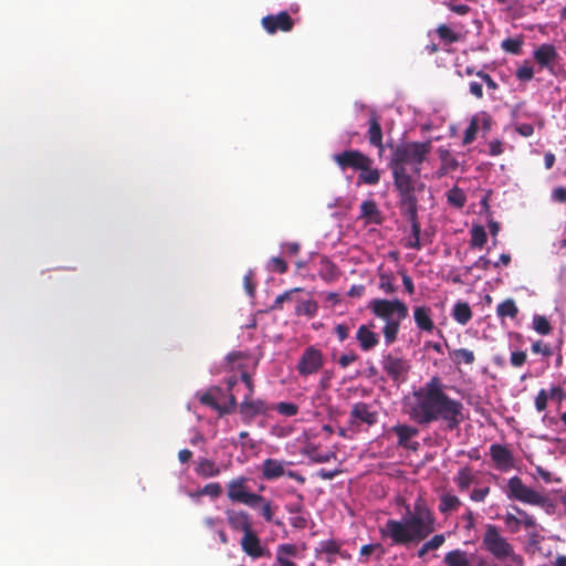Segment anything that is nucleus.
Segmentation results:
<instances>
[{"label": "nucleus", "instance_id": "60", "mask_svg": "<svg viewBox=\"0 0 566 566\" xmlns=\"http://www.w3.org/2000/svg\"><path fill=\"white\" fill-rule=\"evenodd\" d=\"M446 542L444 534H436L429 541L426 542L427 546L430 551H436L440 548Z\"/></svg>", "mask_w": 566, "mask_h": 566}, {"label": "nucleus", "instance_id": "9", "mask_svg": "<svg viewBox=\"0 0 566 566\" xmlns=\"http://www.w3.org/2000/svg\"><path fill=\"white\" fill-rule=\"evenodd\" d=\"M248 479L245 476H239L232 479L228 484V497L234 503H241L252 509H256L264 497L260 494L250 492L247 486Z\"/></svg>", "mask_w": 566, "mask_h": 566}, {"label": "nucleus", "instance_id": "7", "mask_svg": "<svg viewBox=\"0 0 566 566\" xmlns=\"http://www.w3.org/2000/svg\"><path fill=\"white\" fill-rule=\"evenodd\" d=\"M506 495L511 500H516L525 504L553 507L551 500L537 491L525 485L520 476H512L507 481Z\"/></svg>", "mask_w": 566, "mask_h": 566}, {"label": "nucleus", "instance_id": "54", "mask_svg": "<svg viewBox=\"0 0 566 566\" xmlns=\"http://www.w3.org/2000/svg\"><path fill=\"white\" fill-rule=\"evenodd\" d=\"M527 360V354L524 350H516L511 353L510 363L513 367H522Z\"/></svg>", "mask_w": 566, "mask_h": 566}, {"label": "nucleus", "instance_id": "12", "mask_svg": "<svg viewBox=\"0 0 566 566\" xmlns=\"http://www.w3.org/2000/svg\"><path fill=\"white\" fill-rule=\"evenodd\" d=\"M368 156L357 149H348L338 154H334L332 159L340 170L353 169L358 171L367 163Z\"/></svg>", "mask_w": 566, "mask_h": 566}, {"label": "nucleus", "instance_id": "16", "mask_svg": "<svg viewBox=\"0 0 566 566\" xmlns=\"http://www.w3.org/2000/svg\"><path fill=\"white\" fill-rule=\"evenodd\" d=\"M251 397L247 395L240 405V413L245 422L252 421L260 415H265L269 410L265 401L261 399L253 400Z\"/></svg>", "mask_w": 566, "mask_h": 566}, {"label": "nucleus", "instance_id": "23", "mask_svg": "<svg viewBox=\"0 0 566 566\" xmlns=\"http://www.w3.org/2000/svg\"><path fill=\"white\" fill-rule=\"evenodd\" d=\"M413 318L416 326L426 333H432L434 329V322L431 317V308L428 306H417L413 310Z\"/></svg>", "mask_w": 566, "mask_h": 566}, {"label": "nucleus", "instance_id": "40", "mask_svg": "<svg viewBox=\"0 0 566 566\" xmlns=\"http://www.w3.org/2000/svg\"><path fill=\"white\" fill-rule=\"evenodd\" d=\"M378 286L386 294H394L397 291L395 277L391 273H380Z\"/></svg>", "mask_w": 566, "mask_h": 566}, {"label": "nucleus", "instance_id": "50", "mask_svg": "<svg viewBox=\"0 0 566 566\" xmlns=\"http://www.w3.org/2000/svg\"><path fill=\"white\" fill-rule=\"evenodd\" d=\"M221 492H222L221 485L217 482H213V483H209V484L205 485L203 489H201L199 491V494L200 495H209L211 497H219Z\"/></svg>", "mask_w": 566, "mask_h": 566}, {"label": "nucleus", "instance_id": "32", "mask_svg": "<svg viewBox=\"0 0 566 566\" xmlns=\"http://www.w3.org/2000/svg\"><path fill=\"white\" fill-rule=\"evenodd\" d=\"M360 216L369 222L380 223V212L373 200H366L360 205Z\"/></svg>", "mask_w": 566, "mask_h": 566}, {"label": "nucleus", "instance_id": "11", "mask_svg": "<svg viewBox=\"0 0 566 566\" xmlns=\"http://www.w3.org/2000/svg\"><path fill=\"white\" fill-rule=\"evenodd\" d=\"M348 421L352 427H358L360 424L371 427L377 423L378 413L370 405L358 401L352 406Z\"/></svg>", "mask_w": 566, "mask_h": 566}, {"label": "nucleus", "instance_id": "48", "mask_svg": "<svg viewBox=\"0 0 566 566\" xmlns=\"http://www.w3.org/2000/svg\"><path fill=\"white\" fill-rule=\"evenodd\" d=\"M548 399H549V396H548V392L546 389L542 388L535 399H534V406H535V409L537 412H543L546 410L547 408V403H548Z\"/></svg>", "mask_w": 566, "mask_h": 566}, {"label": "nucleus", "instance_id": "19", "mask_svg": "<svg viewBox=\"0 0 566 566\" xmlns=\"http://www.w3.org/2000/svg\"><path fill=\"white\" fill-rule=\"evenodd\" d=\"M391 431L397 436L398 446L416 450L418 443L416 442L413 446L410 444V440L419 434L418 428L409 424H396L391 427Z\"/></svg>", "mask_w": 566, "mask_h": 566}, {"label": "nucleus", "instance_id": "17", "mask_svg": "<svg viewBox=\"0 0 566 566\" xmlns=\"http://www.w3.org/2000/svg\"><path fill=\"white\" fill-rule=\"evenodd\" d=\"M240 545L242 551L250 557L256 559L265 555V549L261 544V539L254 530L243 534Z\"/></svg>", "mask_w": 566, "mask_h": 566}, {"label": "nucleus", "instance_id": "21", "mask_svg": "<svg viewBox=\"0 0 566 566\" xmlns=\"http://www.w3.org/2000/svg\"><path fill=\"white\" fill-rule=\"evenodd\" d=\"M534 60L543 69H552V63L558 57V53L553 44H542L534 51Z\"/></svg>", "mask_w": 566, "mask_h": 566}, {"label": "nucleus", "instance_id": "31", "mask_svg": "<svg viewBox=\"0 0 566 566\" xmlns=\"http://www.w3.org/2000/svg\"><path fill=\"white\" fill-rule=\"evenodd\" d=\"M461 500L450 493H444L440 496L439 511L440 513L448 515L451 512L458 511L461 506Z\"/></svg>", "mask_w": 566, "mask_h": 566}, {"label": "nucleus", "instance_id": "25", "mask_svg": "<svg viewBox=\"0 0 566 566\" xmlns=\"http://www.w3.org/2000/svg\"><path fill=\"white\" fill-rule=\"evenodd\" d=\"M318 276L323 281L332 283L339 279L340 271L334 262L328 258L323 256L319 261Z\"/></svg>", "mask_w": 566, "mask_h": 566}, {"label": "nucleus", "instance_id": "61", "mask_svg": "<svg viewBox=\"0 0 566 566\" xmlns=\"http://www.w3.org/2000/svg\"><path fill=\"white\" fill-rule=\"evenodd\" d=\"M296 546L294 544H281L277 547L276 555L279 556H295L296 555Z\"/></svg>", "mask_w": 566, "mask_h": 566}, {"label": "nucleus", "instance_id": "51", "mask_svg": "<svg viewBox=\"0 0 566 566\" xmlns=\"http://www.w3.org/2000/svg\"><path fill=\"white\" fill-rule=\"evenodd\" d=\"M340 544L335 539H327L321 543V552L333 555L339 553Z\"/></svg>", "mask_w": 566, "mask_h": 566}, {"label": "nucleus", "instance_id": "6", "mask_svg": "<svg viewBox=\"0 0 566 566\" xmlns=\"http://www.w3.org/2000/svg\"><path fill=\"white\" fill-rule=\"evenodd\" d=\"M379 363L384 374L379 376L381 381L399 387L408 380L411 364L400 350L384 352Z\"/></svg>", "mask_w": 566, "mask_h": 566}, {"label": "nucleus", "instance_id": "53", "mask_svg": "<svg viewBox=\"0 0 566 566\" xmlns=\"http://www.w3.org/2000/svg\"><path fill=\"white\" fill-rule=\"evenodd\" d=\"M269 269L273 272L283 274L287 271V264L282 258L275 256L270 260Z\"/></svg>", "mask_w": 566, "mask_h": 566}, {"label": "nucleus", "instance_id": "39", "mask_svg": "<svg viewBox=\"0 0 566 566\" xmlns=\"http://www.w3.org/2000/svg\"><path fill=\"white\" fill-rule=\"evenodd\" d=\"M523 40L521 38H507L502 41L501 48L507 53L520 55L522 53Z\"/></svg>", "mask_w": 566, "mask_h": 566}, {"label": "nucleus", "instance_id": "1", "mask_svg": "<svg viewBox=\"0 0 566 566\" xmlns=\"http://www.w3.org/2000/svg\"><path fill=\"white\" fill-rule=\"evenodd\" d=\"M444 389L441 378L433 376L415 390L413 401L408 409L409 418L419 426L441 421L446 430H457L464 421V406L460 400L451 398Z\"/></svg>", "mask_w": 566, "mask_h": 566}, {"label": "nucleus", "instance_id": "13", "mask_svg": "<svg viewBox=\"0 0 566 566\" xmlns=\"http://www.w3.org/2000/svg\"><path fill=\"white\" fill-rule=\"evenodd\" d=\"M261 24L269 34H275L279 31L290 32L294 28V21L286 11L263 17Z\"/></svg>", "mask_w": 566, "mask_h": 566}, {"label": "nucleus", "instance_id": "33", "mask_svg": "<svg viewBox=\"0 0 566 566\" xmlns=\"http://www.w3.org/2000/svg\"><path fill=\"white\" fill-rule=\"evenodd\" d=\"M450 358L454 365H472L475 361V355L468 348H458L450 352Z\"/></svg>", "mask_w": 566, "mask_h": 566}, {"label": "nucleus", "instance_id": "49", "mask_svg": "<svg viewBox=\"0 0 566 566\" xmlns=\"http://www.w3.org/2000/svg\"><path fill=\"white\" fill-rule=\"evenodd\" d=\"M305 454L311 459L313 460L314 462L316 463H325V462H328L331 460V454L329 453H326V454H321L317 452V448L316 447H307L306 450H305Z\"/></svg>", "mask_w": 566, "mask_h": 566}, {"label": "nucleus", "instance_id": "36", "mask_svg": "<svg viewBox=\"0 0 566 566\" xmlns=\"http://www.w3.org/2000/svg\"><path fill=\"white\" fill-rule=\"evenodd\" d=\"M471 240L470 245L472 248H483L488 240V234L485 232V229L482 226H474L472 227L471 231Z\"/></svg>", "mask_w": 566, "mask_h": 566}, {"label": "nucleus", "instance_id": "4", "mask_svg": "<svg viewBox=\"0 0 566 566\" xmlns=\"http://www.w3.org/2000/svg\"><path fill=\"white\" fill-rule=\"evenodd\" d=\"M394 188L398 197V208L405 217L418 214V193L424 190L419 176L410 172H392Z\"/></svg>", "mask_w": 566, "mask_h": 566}, {"label": "nucleus", "instance_id": "64", "mask_svg": "<svg viewBox=\"0 0 566 566\" xmlns=\"http://www.w3.org/2000/svg\"><path fill=\"white\" fill-rule=\"evenodd\" d=\"M552 199L556 202L566 203V188L557 187L552 192Z\"/></svg>", "mask_w": 566, "mask_h": 566}, {"label": "nucleus", "instance_id": "2", "mask_svg": "<svg viewBox=\"0 0 566 566\" xmlns=\"http://www.w3.org/2000/svg\"><path fill=\"white\" fill-rule=\"evenodd\" d=\"M402 520H387L379 532L382 538H390L394 545L408 546L426 539L436 531V517L423 499L419 497L411 511L406 509Z\"/></svg>", "mask_w": 566, "mask_h": 566}, {"label": "nucleus", "instance_id": "22", "mask_svg": "<svg viewBox=\"0 0 566 566\" xmlns=\"http://www.w3.org/2000/svg\"><path fill=\"white\" fill-rule=\"evenodd\" d=\"M475 555L469 554L468 552L457 548L448 552L443 557V563L447 566H474Z\"/></svg>", "mask_w": 566, "mask_h": 566}, {"label": "nucleus", "instance_id": "8", "mask_svg": "<svg viewBox=\"0 0 566 566\" xmlns=\"http://www.w3.org/2000/svg\"><path fill=\"white\" fill-rule=\"evenodd\" d=\"M368 308L373 314L385 321L405 319L408 316L407 305L398 298H374L369 302Z\"/></svg>", "mask_w": 566, "mask_h": 566}, {"label": "nucleus", "instance_id": "52", "mask_svg": "<svg viewBox=\"0 0 566 566\" xmlns=\"http://www.w3.org/2000/svg\"><path fill=\"white\" fill-rule=\"evenodd\" d=\"M503 520H504V523H505L506 527L512 533H517L521 530L518 516L514 515L513 513L507 512L504 515Z\"/></svg>", "mask_w": 566, "mask_h": 566}, {"label": "nucleus", "instance_id": "15", "mask_svg": "<svg viewBox=\"0 0 566 566\" xmlns=\"http://www.w3.org/2000/svg\"><path fill=\"white\" fill-rule=\"evenodd\" d=\"M224 514L227 523L232 531L242 532L244 534L253 530L251 515L247 511L228 509Z\"/></svg>", "mask_w": 566, "mask_h": 566}, {"label": "nucleus", "instance_id": "63", "mask_svg": "<svg viewBox=\"0 0 566 566\" xmlns=\"http://www.w3.org/2000/svg\"><path fill=\"white\" fill-rule=\"evenodd\" d=\"M476 76L482 80V82L486 85L489 90L495 91L497 90V83L490 76V74L484 71H478Z\"/></svg>", "mask_w": 566, "mask_h": 566}, {"label": "nucleus", "instance_id": "58", "mask_svg": "<svg viewBox=\"0 0 566 566\" xmlns=\"http://www.w3.org/2000/svg\"><path fill=\"white\" fill-rule=\"evenodd\" d=\"M303 501H304V496L301 493H298L297 494V501L289 503L285 506L286 511L290 514H300V513H302L304 511Z\"/></svg>", "mask_w": 566, "mask_h": 566}, {"label": "nucleus", "instance_id": "38", "mask_svg": "<svg viewBox=\"0 0 566 566\" xmlns=\"http://www.w3.org/2000/svg\"><path fill=\"white\" fill-rule=\"evenodd\" d=\"M512 509L518 515L521 526H524L526 530L538 527L536 518L533 515L528 514L526 511L516 505L512 506Z\"/></svg>", "mask_w": 566, "mask_h": 566}, {"label": "nucleus", "instance_id": "42", "mask_svg": "<svg viewBox=\"0 0 566 566\" xmlns=\"http://www.w3.org/2000/svg\"><path fill=\"white\" fill-rule=\"evenodd\" d=\"M447 197L448 201L457 208H462L467 201L464 192L458 187H453L449 190Z\"/></svg>", "mask_w": 566, "mask_h": 566}, {"label": "nucleus", "instance_id": "62", "mask_svg": "<svg viewBox=\"0 0 566 566\" xmlns=\"http://www.w3.org/2000/svg\"><path fill=\"white\" fill-rule=\"evenodd\" d=\"M490 493V488L473 489L470 494V499L474 502H483Z\"/></svg>", "mask_w": 566, "mask_h": 566}, {"label": "nucleus", "instance_id": "57", "mask_svg": "<svg viewBox=\"0 0 566 566\" xmlns=\"http://www.w3.org/2000/svg\"><path fill=\"white\" fill-rule=\"evenodd\" d=\"M380 551L379 557L384 554V547L381 544H366L360 547L359 555L361 557H367L371 555L374 552Z\"/></svg>", "mask_w": 566, "mask_h": 566}, {"label": "nucleus", "instance_id": "14", "mask_svg": "<svg viewBox=\"0 0 566 566\" xmlns=\"http://www.w3.org/2000/svg\"><path fill=\"white\" fill-rule=\"evenodd\" d=\"M490 457L496 470L507 472L515 467L512 451L503 444L493 443L490 446Z\"/></svg>", "mask_w": 566, "mask_h": 566}, {"label": "nucleus", "instance_id": "24", "mask_svg": "<svg viewBox=\"0 0 566 566\" xmlns=\"http://www.w3.org/2000/svg\"><path fill=\"white\" fill-rule=\"evenodd\" d=\"M356 339L359 343V347L363 352H369L375 348L379 343L378 335L370 331L368 326L360 325L356 333Z\"/></svg>", "mask_w": 566, "mask_h": 566}, {"label": "nucleus", "instance_id": "5", "mask_svg": "<svg viewBox=\"0 0 566 566\" xmlns=\"http://www.w3.org/2000/svg\"><path fill=\"white\" fill-rule=\"evenodd\" d=\"M481 547L497 562L510 560L518 566L523 564V557L494 524H485Z\"/></svg>", "mask_w": 566, "mask_h": 566}, {"label": "nucleus", "instance_id": "18", "mask_svg": "<svg viewBox=\"0 0 566 566\" xmlns=\"http://www.w3.org/2000/svg\"><path fill=\"white\" fill-rule=\"evenodd\" d=\"M367 137L370 146L377 148L379 156H381L385 150L382 143V128L379 122V117L375 113H371L368 119Z\"/></svg>", "mask_w": 566, "mask_h": 566}, {"label": "nucleus", "instance_id": "47", "mask_svg": "<svg viewBox=\"0 0 566 566\" xmlns=\"http://www.w3.org/2000/svg\"><path fill=\"white\" fill-rule=\"evenodd\" d=\"M532 353L534 354H541L542 356L548 358L553 355V348L549 344L544 343L543 340L538 339L535 340L532 344Z\"/></svg>", "mask_w": 566, "mask_h": 566}, {"label": "nucleus", "instance_id": "20", "mask_svg": "<svg viewBox=\"0 0 566 566\" xmlns=\"http://www.w3.org/2000/svg\"><path fill=\"white\" fill-rule=\"evenodd\" d=\"M284 465V461L273 458L265 459L261 467L262 478L266 481H273L285 475Z\"/></svg>", "mask_w": 566, "mask_h": 566}, {"label": "nucleus", "instance_id": "26", "mask_svg": "<svg viewBox=\"0 0 566 566\" xmlns=\"http://www.w3.org/2000/svg\"><path fill=\"white\" fill-rule=\"evenodd\" d=\"M373 159L367 158V163L364 164L363 168H359L358 179L360 182L366 185H377L380 180V172L377 168H373Z\"/></svg>", "mask_w": 566, "mask_h": 566}, {"label": "nucleus", "instance_id": "29", "mask_svg": "<svg viewBox=\"0 0 566 566\" xmlns=\"http://www.w3.org/2000/svg\"><path fill=\"white\" fill-rule=\"evenodd\" d=\"M220 468L210 459L201 458L198 461L196 473L202 478H213L220 474Z\"/></svg>", "mask_w": 566, "mask_h": 566}, {"label": "nucleus", "instance_id": "27", "mask_svg": "<svg viewBox=\"0 0 566 566\" xmlns=\"http://www.w3.org/2000/svg\"><path fill=\"white\" fill-rule=\"evenodd\" d=\"M451 315L458 324L467 325L472 319L473 312L469 303L464 301H458L452 308Z\"/></svg>", "mask_w": 566, "mask_h": 566}, {"label": "nucleus", "instance_id": "44", "mask_svg": "<svg viewBox=\"0 0 566 566\" xmlns=\"http://www.w3.org/2000/svg\"><path fill=\"white\" fill-rule=\"evenodd\" d=\"M317 312V303L311 300L302 302L296 307L297 315H306L308 317H313Z\"/></svg>", "mask_w": 566, "mask_h": 566}, {"label": "nucleus", "instance_id": "43", "mask_svg": "<svg viewBox=\"0 0 566 566\" xmlns=\"http://www.w3.org/2000/svg\"><path fill=\"white\" fill-rule=\"evenodd\" d=\"M479 130V120L476 117H472L469 126L464 130L463 144L469 145L473 143Z\"/></svg>", "mask_w": 566, "mask_h": 566}, {"label": "nucleus", "instance_id": "35", "mask_svg": "<svg viewBox=\"0 0 566 566\" xmlns=\"http://www.w3.org/2000/svg\"><path fill=\"white\" fill-rule=\"evenodd\" d=\"M474 481V475L469 468H462L458 471L454 476V482L458 485L460 491H465L470 488V485Z\"/></svg>", "mask_w": 566, "mask_h": 566}, {"label": "nucleus", "instance_id": "45", "mask_svg": "<svg viewBox=\"0 0 566 566\" xmlns=\"http://www.w3.org/2000/svg\"><path fill=\"white\" fill-rule=\"evenodd\" d=\"M515 76L523 82H528L534 77V70L530 62L525 61L523 65H521L516 72Z\"/></svg>", "mask_w": 566, "mask_h": 566}, {"label": "nucleus", "instance_id": "10", "mask_svg": "<svg viewBox=\"0 0 566 566\" xmlns=\"http://www.w3.org/2000/svg\"><path fill=\"white\" fill-rule=\"evenodd\" d=\"M323 365L324 356L322 350L314 346H308L301 355L296 365V370L301 376L307 377L316 374Z\"/></svg>", "mask_w": 566, "mask_h": 566}, {"label": "nucleus", "instance_id": "55", "mask_svg": "<svg viewBox=\"0 0 566 566\" xmlns=\"http://www.w3.org/2000/svg\"><path fill=\"white\" fill-rule=\"evenodd\" d=\"M200 402L205 406L211 407L212 409L220 412L221 405L218 403L214 396L210 391L203 392L200 398Z\"/></svg>", "mask_w": 566, "mask_h": 566}, {"label": "nucleus", "instance_id": "59", "mask_svg": "<svg viewBox=\"0 0 566 566\" xmlns=\"http://www.w3.org/2000/svg\"><path fill=\"white\" fill-rule=\"evenodd\" d=\"M547 392L549 399L556 400L558 403H560L563 400H566V390H564L560 386H552Z\"/></svg>", "mask_w": 566, "mask_h": 566}, {"label": "nucleus", "instance_id": "37", "mask_svg": "<svg viewBox=\"0 0 566 566\" xmlns=\"http://www.w3.org/2000/svg\"><path fill=\"white\" fill-rule=\"evenodd\" d=\"M436 32L446 44H451L460 41V34L454 32L447 24H439Z\"/></svg>", "mask_w": 566, "mask_h": 566}, {"label": "nucleus", "instance_id": "28", "mask_svg": "<svg viewBox=\"0 0 566 566\" xmlns=\"http://www.w3.org/2000/svg\"><path fill=\"white\" fill-rule=\"evenodd\" d=\"M411 226V237L409 241L406 243V247L409 249L420 250L422 247L421 242V226L419 222L418 214L406 217Z\"/></svg>", "mask_w": 566, "mask_h": 566}, {"label": "nucleus", "instance_id": "46", "mask_svg": "<svg viewBox=\"0 0 566 566\" xmlns=\"http://www.w3.org/2000/svg\"><path fill=\"white\" fill-rule=\"evenodd\" d=\"M274 409L282 416L292 417L298 412V406L293 402H279Z\"/></svg>", "mask_w": 566, "mask_h": 566}, {"label": "nucleus", "instance_id": "3", "mask_svg": "<svg viewBox=\"0 0 566 566\" xmlns=\"http://www.w3.org/2000/svg\"><path fill=\"white\" fill-rule=\"evenodd\" d=\"M431 142H405L398 144L392 151L388 166L391 172H410L420 175L421 165L430 154Z\"/></svg>", "mask_w": 566, "mask_h": 566}, {"label": "nucleus", "instance_id": "56", "mask_svg": "<svg viewBox=\"0 0 566 566\" xmlns=\"http://www.w3.org/2000/svg\"><path fill=\"white\" fill-rule=\"evenodd\" d=\"M254 273L252 270H249L243 276V285L247 294L251 297L255 294V284L253 283Z\"/></svg>", "mask_w": 566, "mask_h": 566}, {"label": "nucleus", "instance_id": "30", "mask_svg": "<svg viewBox=\"0 0 566 566\" xmlns=\"http://www.w3.org/2000/svg\"><path fill=\"white\" fill-rule=\"evenodd\" d=\"M518 312L520 310L513 298H506L496 306V315L502 319L506 317L514 319L517 317Z\"/></svg>", "mask_w": 566, "mask_h": 566}, {"label": "nucleus", "instance_id": "34", "mask_svg": "<svg viewBox=\"0 0 566 566\" xmlns=\"http://www.w3.org/2000/svg\"><path fill=\"white\" fill-rule=\"evenodd\" d=\"M401 321L402 319L396 318L395 321L385 322L382 334L387 345H391L397 340Z\"/></svg>", "mask_w": 566, "mask_h": 566}, {"label": "nucleus", "instance_id": "41", "mask_svg": "<svg viewBox=\"0 0 566 566\" xmlns=\"http://www.w3.org/2000/svg\"><path fill=\"white\" fill-rule=\"evenodd\" d=\"M533 328L539 335H548L552 333V325L549 321L543 315H535L533 318Z\"/></svg>", "mask_w": 566, "mask_h": 566}]
</instances>
